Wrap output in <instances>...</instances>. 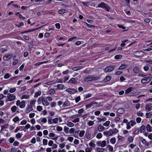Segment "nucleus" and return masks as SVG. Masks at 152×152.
Listing matches in <instances>:
<instances>
[{
	"instance_id": "obj_51",
	"label": "nucleus",
	"mask_w": 152,
	"mask_h": 152,
	"mask_svg": "<svg viewBox=\"0 0 152 152\" xmlns=\"http://www.w3.org/2000/svg\"><path fill=\"white\" fill-rule=\"evenodd\" d=\"M16 90L15 88H11L9 91V92L11 93H13Z\"/></svg>"
},
{
	"instance_id": "obj_61",
	"label": "nucleus",
	"mask_w": 152,
	"mask_h": 152,
	"mask_svg": "<svg viewBox=\"0 0 152 152\" xmlns=\"http://www.w3.org/2000/svg\"><path fill=\"white\" fill-rule=\"evenodd\" d=\"M27 121L25 120H23L20 123V124L21 125H25L27 123Z\"/></svg>"
},
{
	"instance_id": "obj_22",
	"label": "nucleus",
	"mask_w": 152,
	"mask_h": 152,
	"mask_svg": "<svg viewBox=\"0 0 152 152\" xmlns=\"http://www.w3.org/2000/svg\"><path fill=\"white\" fill-rule=\"evenodd\" d=\"M133 71L135 73H138L139 72V68L137 66L135 67L133 69Z\"/></svg>"
},
{
	"instance_id": "obj_64",
	"label": "nucleus",
	"mask_w": 152,
	"mask_h": 152,
	"mask_svg": "<svg viewBox=\"0 0 152 152\" xmlns=\"http://www.w3.org/2000/svg\"><path fill=\"white\" fill-rule=\"evenodd\" d=\"M85 136L87 139H89L91 137L90 134L87 133H86L85 134Z\"/></svg>"
},
{
	"instance_id": "obj_23",
	"label": "nucleus",
	"mask_w": 152,
	"mask_h": 152,
	"mask_svg": "<svg viewBox=\"0 0 152 152\" xmlns=\"http://www.w3.org/2000/svg\"><path fill=\"white\" fill-rule=\"evenodd\" d=\"M55 92V90L53 89H51L48 91L47 93L50 95L53 94Z\"/></svg>"
},
{
	"instance_id": "obj_15",
	"label": "nucleus",
	"mask_w": 152,
	"mask_h": 152,
	"mask_svg": "<svg viewBox=\"0 0 152 152\" xmlns=\"http://www.w3.org/2000/svg\"><path fill=\"white\" fill-rule=\"evenodd\" d=\"M96 104L97 103L95 102H93L89 104H86V108L91 107L93 104Z\"/></svg>"
},
{
	"instance_id": "obj_19",
	"label": "nucleus",
	"mask_w": 152,
	"mask_h": 152,
	"mask_svg": "<svg viewBox=\"0 0 152 152\" xmlns=\"http://www.w3.org/2000/svg\"><path fill=\"white\" fill-rule=\"evenodd\" d=\"M127 65L125 64H122L119 68L118 69L121 70L125 69L127 67Z\"/></svg>"
},
{
	"instance_id": "obj_16",
	"label": "nucleus",
	"mask_w": 152,
	"mask_h": 152,
	"mask_svg": "<svg viewBox=\"0 0 152 152\" xmlns=\"http://www.w3.org/2000/svg\"><path fill=\"white\" fill-rule=\"evenodd\" d=\"M146 128L148 132H151L152 131V127L149 124L147 125Z\"/></svg>"
},
{
	"instance_id": "obj_18",
	"label": "nucleus",
	"mask_w": 152,
	"mask_h": 152,
	"mask_svg": "<svg viewBox=\"0 0 152 152\" xmlns=\"http://www.w3.org/2000/svg\"><path fill=\"white\" fill-rule=\"evenodd\" d=\"M64 86V85L63 84H58L57 85L58 88L56 89L57 90H62Z\"/></svg>"
},
{
	"instance_id": "obj_50",
	"label": "nucleus",
	"mask_w": 152,
	"mask_h": 152,
	"mask_svg": "<svg viewBox=\"0 0 152 152\" xmlns=\"http://www.w3.org/2000/svg\"><path fill=\"white\" fill-rule=\"evenodd\" d=\"M52 121H53V123L56 124L58 122V118H55L52 120Z\"/></svg>"
},
{
	"instance_id": "obj_54",
	"label": "nucleus",
	"mask_w": 152,
	"mask_h": 152,
	"mask_svg": "<svg viewBox=\"0 0 152 152\" xmlns=\"http://www.w3.org/2000/svg\"><path fill=\"white\" fill-rule=\"evenodd\" d=\"M91 149L90 148H86L85 149L86 152H91Z\"/></svg>"
},
{
	"instance_id": "obj_42",
	"label": "nucleus",
	"mask_w": 152,
	"mask_h": 152,
	"mask_svg": "<svg viewBox=\"0 0 152 152\" xmlns=\"http://www.w3.org/2000/svg\"><path fill=\"white\" fill-rule=\"evenodd\" d=\"M96 150L98 152H103L104 151V149L103 148H98Z\"/></svg>"
},
{
	"instance_id": "obj_32",
	"label": "nucleus",
	"mask_w": 152,
	"mask_h": 152,
	"mask_svg": "<svg viewBox=\"0 0 152 152\" xmlns=\"http://www.w3.org/2000/svg\"><path fill=\"white\" fill-rule=\"evenodd\" d=\"M112 134L113 133H116L118 132V130L116 129H110Z\"/></svg>"
},
{
	"instance_id": "obj_46",
	"label": "nucleus",
	"mask_w": 152,
	"mask_h": 152,
	"mask_svg": "<svg viewBox=\"0 0 152 152\" xmlns=\"http://www.w3.org/2000/svg\"><path fill=\"white\" fill-rule=\"evenodd\" d=\"M69 128L68 127L65 126H64V130L66 133L67 134L69 132Z\"/></svg>"
},
{
	"instance_id": "obj_55",
	"label": "nucleus",
	"mask_w": 152,
	"mask_h": 152,
	"mask_svg": "<svg viewBox=\"0 0 152 152\" xmlns=\"http://www.w3.org/2000/svg\"><path fill=\"white\" fill-rule=\"evenodd\" d=\"M7 126H8V125L7 124H5V125L2 126L1 131L2 130H3L4 129L7 128Z\"/></svg>"
},
{
	"instance_id": "obj_41",
	"label": "nucleus",
	"mask_w": 152,
	"mask_h": 152,
	"mask_svg": "<svg viewBox=\"0 0 152 152\" xmlns=\"http://www.w3.org/2000/svg\"><path fill=\"white\" fill-rule=\"evenodd\" d=\"M66 10L64 9H61L58 11V13L60 14L64 13L66 11Z\"/></svg>"
},
{
	"instance_id": "obj_24",
	"label": "nucleus",
	"mask_w": 152,
	"mask_h": 152,
	"mask_svg": "<svg viewBox=\"0 0 152 152\" xmlns=\"http://www.w3.org/2000/svg\"><path fill=\"white\" fill-rule=\"evenodd\" d=\"M104 127L103 126L101 125H100L98 127V129L99 132H101L104 130Z\"/></svg>"
},
{
	"instance_id": "obj_11",
	"label": "nucleus",
	"mask_w": 152,
	"mask_h": 152,
	"mask_svg": "<svg viewBox=\"0 0 152 152\" xmlns=\"http://www.w3.org/2000/svg\"><path fill=\"white\" fill-rule=\"evenodd\" d=\"M69 83H72L73 84H76L77 83V80L75 78H72L70 80L68 81Z\"/></svg>"
},
{
	"instance_id": "obj_44",
	"label": "nucleus",
	"mask_w": 152,
	"mask_h": 152,
	"mask_svg": "<svg viewBox=\"0 0 152 152\" xmlns=\"http://www.w3.org/2000/svg\"><path fill=\"white\" fill-rule=\"evenodd\" d=\"M85 131L83 130L80 132L79 135L80 137H82L84 135Z\"/></svg>"
},
{
	"instance_id": "obj_28",
	"label": "nucleus",
	"mask_w": 152,
	"mask_h": 152,
	"mask_svg": "<svg viewBox=\"0 0 152 152\" xmlns=\"http://www.w3.org/2000/svg\"><path fill=\"white\" fill-rule=\"evenodd\" d=\"M101 143L100 146L101 147H104L106 145V141L105 140H103L101 142Z\"/></svg>"
},
{
	"instance_id": "obj_26",
	"label": "nucleus",
	"mask_w": 152,
	"mask_h": 152,
	"mask_svg": "<svg viewBox=\"0 0 152 152\" xmlns=\"http://www.w3.org/2000/svg\"><path fill=\"white\" fill-rule=\"evenodd\" d=\"M132 87L128 88L126 91L125 94L129 93L132 91Z\"/></svg>"
},
{
	"instance_id": "obj_58",
	"label": "nucleus",
	"mask_w": 152,
	"mask_h": 152,
	"mask_svg": "<svg viewBox=\"0 0 152 152\" xmlns=\"http://www.w3.org/2000/svg\"><path fill=\"white\" fill-rule=\"evenodd\" d=\"M57 130L58 131H61L63 130V129L61 127L58 126H57Z\"/></svg>"
},
{
	"instance_id": "obj_17",
	"label": "nucleus",
	"mask_w": 152,
	"mask_h": 152,
	"mask_svg": "<svg viewBox=\"0 0 152 152\" xmlns=\"http://www.w3.org/2000/svg\"><path fill=\"white\" fill-rule=\"evenodd\" d=\"M70 105V103L68 100L66 101L63 104V107H65L66 106H68Z\"/></svg>"
},
{
	"instance_id": "obj_21",
	"label": "nucleus",
	"mask_w": 152,
	"mask_h": 152,
	"mask_svg": "<svg viewBox=\"0 0 152 152\" xmlns=\"http://www.w3.org/2000/svg\"><path fill=\"white\" fill-rule=\"evenodd\" d=\"M83 68V66H77L73 68L72 69L74 71H77Z\"/></svg>"
},
{
	"instance_id": "obj_62",
	"label": "nucleus",
	"mask_w": 152,
	"mask_h": 152,
	"mask_svg": "<svg viewBox=\"0 0 152 152\" xmlns=\"http://www.w3.org/2000/svg\"><path fill=\"white\" fill-rule=\"evenodd\" d=\"M137 114L138 116H142L143 115V113L140 111L137 112Z\"/></svg>"
},
{
	"instance_id": "obj_47",
	"label": "nucleus",
	"mask_w": 152,
	"mask_h": 152,
	"mask_svg": "<svg viewBox=\"0 0 152 152\" xmlns=\"http://www.w3.org/2000/svg\"><path fill=\"white\" fill-rule=\"evenodd\" d=\"M102 135L101 133H99L97 134L96 137L98 139H100L102 137Z\"/></svg>"
},
{
	"instance_id": "obj_33",
	"label": "nucleus",
	"mask_w": 152,
	"mask_h": 152,
	"mask_svg": "<svg viewBox=\"0 0 152 152\" xmlns=\"http://www.w3.org/2000/svg\"><path fill=\"white\" fill-rule=\"evenodd\" d=\"M41 92L40 91H39L37 92H36L34 97L35 98L37 97L38 96H39L41 95Z\"/></svg>"
},
{
	"instance_id": "obj_52",
	"label": "nucleus",
	"mask_w": 152,
	"mask_h": 152,
	"mask_svg": "<svg viewBox=\"0 0 152 152\" xmlns=\"http://www.w3.org/2000/svg\"><path fill=\"white\" fill-rule=\"evenodd\" d=\"M67 126L69 127H71L74 126V124L71 122H69L67 124Z\"/></svg>"
},
{
	"instance_id": "obj_14",
	"label": "nucleus",
	"mask_w": 152,
	"mask_h": 152,
	"mask_svg": "<svg viewBox=\"0 0 152 152\" xmlns=\"http://www.w3.org/2000/svg\"><path fill=\"white\" fill-rule=\"evenodd\" d=\"M33 107L29 105L28 106V107L26 108V113H28L30 111L33 110Z\"/></svg>"
},
{
	"instance_id": "obj_60",
	"label": "nucleus",
	"mask_w": 152,
	"mask_h": 152,
	"mask_svg": "<svg viewBox=\"0 0 152 152\" xmlns=\"http://www.w3.org/2000/svg\"><path fill=\"white\" fill-rule=\"evenodd\" d=\"M37 110L39 111H40L42 110V107L40 106H38L37 107Z\"/></svg>"
},
{
	"instance_id": "obj_1",
	"label": "nucleus",
	"mask_w": 152,
	"mask_h": 152,
	"mask_svg": "<svg viewBox=\"0 0 152 152\" xmlns=\"http://www.w3.org/2000/svg\"><path fill=\"white\" fill-rule=\"evenodd\" d=\"M96 8H101L103 9H104L106 10L107 12H109L110 9V7L108 5L103 2H101L99 4L98 7H96Z\"/></svg>"
},
{
	"instance_id": "obj_40",
	"label": "nucleus",
	"mask_w": 152,
	"mask_h": 152,
	"mask_svg": "<svg viewBox=\"0 0 152 152\" xmlns=\"http://www.w3.org/2000/svg\"><path fill=\"white\" fill-rule=\"evenodd\" d=\"M89 145L90 147L93 148H95L96 147V145L92 142H91L89 143Z\"/></svg>"
},
{
	"instance_id": "obj_12",
	"label": "nucleus",
	"mask_w": 152,
	"mask_h": 152,
	"mask_svg": "<svg viewBox=\"0 0 152 152\" xmlns=\"http://www.w3.org/2000/svg\"><path fill=\"white\" fill-rule=\"evenodd\" d=\"M38 29V28H36V29H30V30H28L26 31L22 32H21V34H23L26 33L33 32V31H36Z\"/></svg>"
},
{
	"instance_id": "obj_3",
	"label": "nucleus",
	"mask_w": 152,
	"mask_h": 152,
	"mask_svg": "<svg viewBox=\"0 0 152 152\" xmlns=\"http://www.w3.org/2000/svg\"><path fill=\"white\" fill-rule=\"evenodd\" d=\"M16 104L17 106H19L21 108H23L25 106V102L24 101H22L21 102L18 100L17 101Z\"/></svg>"
},
{
	"instance_id": "obj_43",
	"label": "nucleus",
	"mask_w": 152,
	"mask_h": 152,
	"mask_svg": "<svg viewBox=\"0 0 152 152\" xmlns=\"http://www.w3.org/2000/svg\"><path fill=\"white\" fill-rule=\"evenodd\" d=\"M19 119V117L18 116H16L13 119V121L15 123L18 121Z\"/></svg>"
},
{
	"instance_id": "obj_13",
	"label": "nucleus",
	"mask_w": 152,
	"mask_h": 152,
	"mask_svg": "<svg viewBox=\"0 0 152 152\" xmlns=\"http://www.w3.org/2000/svg\"><path fill=\"white\" fill-rule=\"evenodd\" d=\"M118 113L120 114L124 113H125V109L124 108H119L117 110Z\"/></svg>"
},
{
	"instance_id": "obj_31",
	"label": "nucleus",
	"mask_w": 152,
	"mask_h": 152,
	"mask_svg": "<svg viewBox=\"0 0 152 152\" xmlns=\"http://www.w3.org/2000/svg\"><path fill=\"white\" fill-rule=\"evenodd\" d=\"M111 79V77L110 76H107L103 80L104 82H107L109 81Z\"/></svg>"
},
{
	"instance_id": "obj_45",
	"label": "nucleus",
	"mask_w": 152,
	"mask_h": 152,
	"mask_svg": "<svg viewBox=\"0 0 152 152\" xmlns=\"http://www.w3.org/2000/svg\"><path fill=\"white\" fill-rule=\"evenodd\" d=\"M30 127V125L29 124H27L25 127V128L23 129V130H24V132H26V131L25 129H27L29 128Z\"/></svg>"
},
{
	"instance_id": "obj_48",
	"label": "nucleus",
	"mask_w": 152,
	"mask_h": 152,
	"mask_svg": "<svg viewBox=\"0 0 152 152\" xmlns=\"http://www.w3.org/2000/svg\"><path fill=\"white\" fill-rule=\"evenodd\" d=\"M110 123V121H107L103 124V125L104 126H107L109 125Z\"/></svg>"
},
{
	"instance_id": "obj_10",
	"label": "nucleus",
	"mask_w": 152,
	"mask_h": 152,
	"mask_svg": "<svg viewBox=\"0 0 152 152\" xmlns=\"http://www.w3.org/2000/svg\"><path fill=\"white\" fill-rule=\"evenodd\" d=\"M103 134L106 137H107L110 136L112 135V134L110 129L109 131H106L104 132Z\"/></svg>"
},
{
	"instance_id": "obj_57",
	"label": "nucleus",
	"mask_w": 152,
	"mask_h": 152,
	"mask_svg": "<svg viewBox=\"0 0 152 152\" xmlns=\"http://www.w3.org/2000/svg\"><path fill=\"white\" fill-rule=\"evenodd\" d=\"M56 102H51V107H55L56 105Z\"/></svg>"
},
{
	"instance_id": "obj_29",
	"label": "nucleus",
	"mask_w": 152,
	"mask_h": 152,
	"mask_svg": "<svg viewBox=\"0 0 152 152\" xmlns=\"http://www.w3.org/2000/svg\"><path fill=\"white\" fill-rule=\"evenodd\" d=\"M145 128V126L144 125H142L140 128V131L141 133L144 132V129Z\"/></svg>"
},
{
	"instance_id": "obj_59",
	"label": "nucleus",
	"mask_w": 152,
	"mask_h": 152,
	"mask_svg": "<svg viewBox=\"0 0 152 152\" xmlns=\"http://www.w3.org/2000/svg\"><path fill=\"white\" fill-rule=\"evenodd\" d=\"M88 124L89 126H91L94 124V122L93 121H90L88 123Z\"/></svg>"
},
{
	"instance_id": "obj_7",
	"label": "nucleus",
	"mask_w": 152,
	"mask_h": 152,
	"mask_svg": "<svg viewBox=\"0 0 152 152\" xmlns=\"http://www.w3.org/2000/svg\"><path fill=\"white\" fill-rule=\"evenodd\" d=\"M152 107V104L148 103L146 105L145 110L146 111H149L151 110Z\"/></svg>"
},
{
	"instance_id": "obj_63",
	"label": "nucleus",
	"mask_w": 152,
	"mask_h": 152,
	"mask_svg": "<svg viewBox=\"0 0 152 152\" xmlns=\"http://www.w3.org/2000/svg\"><path fill=\"white\" fill-rule=\"evenodd\" d=\"M130 122L131 123V124H130V126H133L134 125L136 124V123L135 122L132 120H131L130 121Z\"/></svg>"
},
{
	"instance_id": "obj_8",
	"label": "nucleus",
	"mask_w": 152,
	"mask_h": 152,
	"mask_svg": "<svg viewBox=\"0 0 152 152\" xmlns=\"http://www.w3.org/2000/svg\"><path fill=\"white\" fill-rule=\"evenodd\" d=\"M114 68L112 66L106 67L104 69V71L105 72H110L112 71L114 69Z\"/></svg>"
},
{
	"instance_id": "obj_9",
	"label": "nucleus",
	"mask_w": 152,
	"mask_h": 152,
	"mask_svg": "<svg viewBox=\"0 0 152 152\" xmlns=\"http://www.w3.org/2000/svg\"><path fill=\"white\" fill-rule=\"evenodd\" d=\"M42 103L43 105L45 106H47L49 104V103L46 99L44 97L43 98Z\"/></svg>"
},
{
	"instance_id": "obj_34",
	"label": "nucleus",
	"mask_w": 152,
	"mask_h": 152,
	"mask_svg": "<svg viewBox=\"0 0 152 152\" xmlns=\"http://www.w3.org/2000/svg\"><path fill=\"white\" fill-rule=\"evenodd\" d=\"M43 97H39L38 99L37 102H38V104H40L42 102V100Z\"/></svg>"
},
{
	"instance_id": "obj_5",
	"label": "nucleus",
	"mask_w": 152,
	"mask_h": 152,
	"mask_svg": "<svg viewBox=\"0 0 152 152\" xmlns=\"http://www.w3.org/2000/svg\"><path fill=\"white\" fill-rule=\"evenodd\" d=\"M66 91L70 94H74L78 91L77 90H76L75 88H68L66 89Z\"/></svg>"
},
{
	"instance_id": "obj_2",
	"label": "nucleus",
	"mask_w": 152,
	"mask_h": 152,
	"mask_svg": "<svg viewBox=\"0 0 152 152\" xmlns=\"http://www.w3.org/2000/svg\"><path fill=\"white\" fill-rule=\"evenodd\" d=\"M98 79V77H94L93 75H89L84 78V81H92L97 80Z\"/></svg>"
},
{
	"instance_id": "obj_30",
	"label": "nucleus",
	"mask_w": 152,
	"mask_h": 152,
	"mask_svg": "<svg viewBox=\"0 0 152 152\" xmlns=\"http://www.w3.org/2000/svg\"><path fill=\"white\" fill-rule=\"evenodd\" d=\"M36 101V100L35 99H34L33 100H32L30 102V105L32 107H34L35 105V103Z\"/></svg>"
},
{
	"instance_id": "obj_4",
	"label": "nucleus",
	"mask_w": 152,
	"mask_h": 152,
	"mask_svg": "<svg viewBox=\"0 0 152 152\" xmlns=\"http://www.w3.org/2000/svg\"><path fill=\"white\" fill-rule=\"evenodd\" d=\"M7 97L8 98L7 101H12L14 100L16 96L13 94L10 93H8L7 94Z\"/></svg>"
},
{
	"instance_id": "obj_6",
	"label": "nucleus",
	"mask_w": 152,
	"mask_h": 152,
	"mask_svg": "<svg viewBox=\"0 0 152 152\" xmlns=\"http://www.w3.org/2000/svg\"><path fill=\"white\" fill-rule=\"evenodd\" d=\"M151 80V77H147L145 79H142L141 81L142 83L144 84L150 81Z\"/></svg>"
},
{
	"instance_id": "obj_38",
	"label": "nucleus",
	"mask_w": 152,
	"mask_h": 152,
	"mask_svg": "<svg viewBox=\"0 0 152 152\" xmlns=\"http://www.w3.org/2000/svg\"><path fill=\"white\" fill-rule=\"evenodd\" d=\"M122 57V56L121 55H117L115 56V58L116 59H118L121 58Z\"/></svg>"
},
{
	"instance_id": "obj_35",
	"label": "nucleus",
	"mask_w": 152,
	"mask_h": 152,
	"mask_svg": "<svg viewBox=\"0 0 152 152\" xmlns=\"http://www.w3.org/2000/svg\"><path fill=\"white\" fill-rule=\"evenodd\" d=\"M17 109V107L15 106H14L11 108V110L13 112L16 111Z\"/></svg>"
},
{
	"instance_id": "obj_53",
	"label": "nucleus",
	"mask_w": 152,
	"mask_h": 152,
	"mask_svg": "<svg viewBox=\"0 0 152 152\" xmlns=\"http://www.w3.org/2000/svg\"><path fill=\"white\" fill-rule=\"evenodd\" d=\"M21 136H22V135L20 133H18L17 134H16V137L18 139L20 138L21 137Z\"/></svg>"
},
{
	"instance_id": "obj_36",
	"label": "nucleus",
	"mask_w": 152,
	"mask_h": 152,
	"mask_svg": "<svg viewBox=\"0 0 152 152\" xmlns=\"http://www.w3.org/2000/svg\"><path fill=\"white\" fill-rule=\"evenodd\" d=\"M115 140L116 139L115 138H112L110 139V141L112 144H114L116 142Z\"/></svg>"
},
{
	"instance_id": "obj_37",
	"label": "nucleus",
	"mask_w": 152,
	"mask_h": 152,
	"mask_svg": "<svg viewBox=\"0 0 152 152\" xmlns=\"http://www.w3.org/2000/svg\"><path fill=\"white\" fill-rule=\"evenodd\" d=\"M29 96L28 95H23L21 99H28L29 98Z\"/></svg>"
},
{
	"instance_id": "obj_27",
	"label": "nucleus",
	"mask_w": 152,
	"mask_h": 152,
	"mask_svg": "<svg viewBox=\"0 0 152 152\" xmlns=\"http://www.w3.org/2000/svg\"><path fill=\"white\" fill-rule=\"evenodd\" d=\"M152 114V112H150L149 113H146V117L147 118H150Z\"/></svg>"
},
{
	"instance_id": "obj_39",
	"label": "nucleus",
	"mask_w": 152,
	"mask_h": 152,
	"mask_svg": "<svg viewBox=\"0 0 152 152\" xmlns=\"http://www.w3.org/2000/svg\"><path fill=\"white\" fill-rule=\"evenodd\" d=\"M48 61H44L41 62H38V63H36V64H35V66H39V65H40V64H43V63L47 62H48Z\"/></svg>"
},
{
	"instance_id": "obj_49",
	"label": "nucleus",
	"mask_w": 152,
	"mask_h": 152,
	"mask_svg": "<svg viewBox=\"0 0 152 152\" xmlns=\"http://www.w3.org/2000/svg\"><path fill=\"white\" fill-rule=\"evenodd\" d=\"M75 102H76V103H77L81 99L80 98V96H79L76 97L75 98Z\"/></svg>"
},
{
	"instance_id": "obj_20",
	"label": "nucleus",
	"mask_w": 152,
	"mask_h": 152,
	"mask_svg": "<svg viewBox=\"0 0 152 152\" xmlns=\"http://www.w3.org/2000/svg\"><path fill=\"white\" fill-rule=\"evenodd\" d=\"M12 56L10 55H7L3 57V59L5 61H7L10 59Z\"/></svg>"
},
{
	"instance_id": "obj_56",
	"label": "nucleus",
	"mask_w": 152,
	"mask_h": 152,
	"mask_svg": "<svg viewBox=\"0 0 152 152\" xmlns=\"http://www.w3.org/2000/svg\"><path fill=\"white\" fill-rule=\"evenodd\" d=\"M48 140L46 139H44L43 140V143L44 145H46L47 144Z\"/></svg>"
},
{
	"instance_id": "obj_25",
	"label": "nucleus",
	"mask_w": 152,
	"mask_h": 152,
	"mask_svg": "<svg viewBox=\"0 0 152 152\" xmlns=\"http://www.w3.org/2000/svg\"><path fill=\"white\" fill-rule=\"evenodd\" d=\"M82 3L84 6L86 7H88L89 5H91L90 3L88 2H86L83 1Z\"/></svg>"
}]
</instances>
